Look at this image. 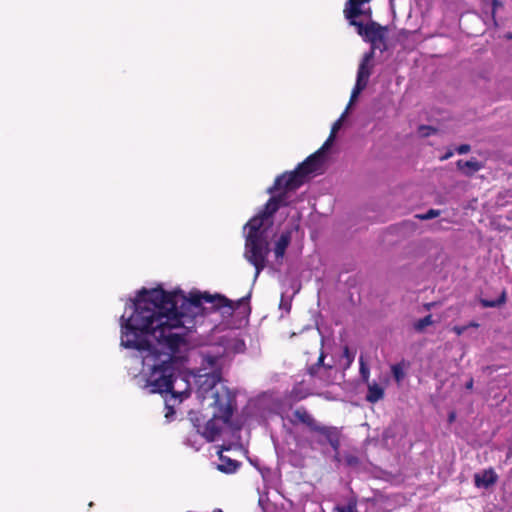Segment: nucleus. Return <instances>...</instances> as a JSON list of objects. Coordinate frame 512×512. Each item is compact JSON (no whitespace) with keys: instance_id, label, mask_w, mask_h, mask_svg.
Listing matches in <instances>:
<instances>
[{"instance_id":"nucleus-1","label":"nucleus","mask_w":512,"mask_h":512,"mask_svg":"<svg viewBox=\"0 0 512 512\" xmlns=\"http://www.w3.org/2000/svg\"><path fill=\"white\" fill-rule=\"evenodd\" d=\"M174 294L163 288L143 289L134 301V311L121 317V345L125 348L147 352L165 361L175 363L180 347L186 344L188 316L176 310Z\"/></svg>"},{"instance_id":"nucleus-42","label":"nucleus","mask_w":512,"mask_h":512,"mask_svg":"<svg viewBox=\"0 0 512 512\" xmlns=\"http://www.w3.org/2000/svg\"><path fill=\"white\" fill-rule=\"evenodd\" d=\"M441 159L444 160V159H448V152L445 153L443 156H441Z\"/></svg>"},{"instance_id":"nucleus-12","label":"nucleus","mask_w":512,"mask_h":512,"mask_svg":"<svg viewBox=\"0 0 512 512\" xmlns=\"http://www.w3.org/2000/svg\"><path fill=\"white\" fill-rule=\"evenodd\" d=\"M373 58V50H370L369 52L364 54L357 71V82L363 83L365 85L368 84L372 69L370 62L372 61Z\"/></svg>"},{"instance_id":"nucleus-31","label":"nucleus","mask_w":512,"mask_h":512,"mask_svg":"<svg viewBox=\"0 0 512 512\" xmlns=\"http://www.w3.org/2000/svg\"><path fill=\"white\" fill-rule=\"evenodd\" d=\"M344 117H345V113H343L341 115V117L338 120H336L334 122V124L332 125L331 132H330V135H329V140H333L335 138L336 133L338 132V130L342 126V122H343Z\"/></svg>"},{"instance_id":"nucleus-16","label":"nucleus","mask_w":512,"mask_h":512,"mask_svg":"<svg viewBox=\"0 0 512 512\" xmlns=\"http://www.w3.org/2000/svg\"><path fill=\"white\" fill-rule=\"evenodd\" d=\"M249 298H250V296L248 295V296L240 298L237 301H232V300L228 299L229 304L226 306H221L220 308H217V310H221L223 314L232 315L235 310L239 309L240 307H244L245 311L250 313L251 308H250L249 302H248Z\"/></svg>"},{"instance_id":"nucleus-35","label":"nucleus","mask_w":512,"mask_h":512,"mask_svg":"<svg viewBox=\"0 0 512 512\" xmlns=\"http://www.w3.org/2000/svg\"><path fill=\"white\" fill-rule=\"evenodd\" d=\"M324 359H325V353L323 351H321L319 357H318V360L316 362V366L318 367H325L326 369H331L332 368V365H329V364H324Z\"/></svg>"},{"instance_id":"nucleus-27","label":"nucleus","mask_w":512,"mask_h":512,"mask_svg":"<svg viewBox=\"0 0 512 512\" xmlns=\"http://www.w3.org/2000/svg\"><path fill=\"white\" fill-rule=\"evenodd\" d=\"M342 356L346 359V364L344 365V369H348L354 361L355 353L352 352L347 345H345L343 348Z\"/></svg>"},{"instance_id":"nucleus-5","label":"nucleus","mask_w":512,"mask_h":512,"mask_svg":"<svg viewBox=\"0 0 512 512\" xmlns=\"http://www.w3.org/2000/svg\"><path fill=\"white\" fill-rule=\"evenodd\" d=\"M170 293L175 296L174 301L176 303V310L179 313L184 312L188 316L186 320H191V323L193 322V319L186 311L190 307L199 310L203 303H210L212 308L217 310V308L229 304L228 298L219 294L211 295L207 292H191L190 296L187 298L181 291H174Z\"/></svg>"},{"instance_id":"nucleus-22","label":"nucleus","mask_w":512,"mask_h":512,"mask_svg":"<svg viewBox=\"0 0 512 512\" xmlns=\"http://www.w3.org/2000/svg\"><path fill=\"white\" fill-rule=\"evenodd\" d=\"M275 200V198H270L265 204L263 210L259 212L268 220H271L272 216L279 210Z\"/></svg>"},{"instance_id":"nucleus-18","label":"nucleus","mask_w":512,"mask_h":512,"mask_svg":"<svg viewBox=\"0 0 512 512\" xmlns=\"http://www.w3.org/2000/svg\"><path fill=\"white\" fill-rule=\"evenodd\" d=\"M384 398V389L377 383H368L366 400L370 403H376Z\"/></svg>"},{"instance_id":"nucleus-43","label":"nucleus","mask_w":512,"mask_h":512,"mask_svg":"<svg viewBox=\"0 0 512 512\" xmlns=\"http://www.w3.org/2000/svg\"><path fill=\"white\" fill-rule=\"evenodd\" d=\"M472 385H473V381H472V380H470V381H469V383L467 384V387H468V388H471V387H472Z\"/></svg>"},{"instance_id":"nucleus-34","label":"nucleus","mask_w":512,"mask_h":512,"mask_svg":"<svg viewBox=\"0 0 512 512\" xmlns=\"http://www.w3.org/2000/svg\"><path fill=\"white\" fill-rule=\"evenodd\" d=\"M436 131L435 128L431 127V126H420L419 127V133L424 136V137H427V136H430L431 134H433L434 132Z\"/></svg>"},{"instance_id":"nucleus-9","label":"nucleus","mask_w":512,"mask_h":512,"mask_svg":"<svg viewBox=\"0 0 512 512\" xmlns=\"http://www.w3.org/2000/svg\"><path fill=\"white\" fill-rule=\"evenodd\" d=\"M351 26H354L357 33L364 41L371 44V50L375 54V49H386V37L388 33L387 26H382L375 21H369L366 24L358 21L357 18H346Z\"/></svg>"},{"instance_id":"nucleus-23","label":"nucleus","mask_w":512,"mask_h":512,"mask_svg":"<svg viewBox=\"0 0 512 512\" xmlns=\"http://www.w3.org/2000/svg\"><path fill=\"white\" fill-rule=\"evenodd\" d=\"M284 183H285V181H283V182H282V185H284ZM273 187H274V185L268 189V192H269V193H270V190H271ZM278 190H283V192H281V193H279V194H277V195H274V196H272L271 198H275V199H276V200H275V201H276L275 203L277 204L278 208H280L281 206H286V205H287V203H286V201H285V200H286V193H287V192H289L290 190H286V189L284 188V186H281V187H280V188H278V189H274V190L271 192V194H272V193H275V192H276V191H278Z\"/></svg>"},{"instance_id":"nucleus-40","label":"nucleus","mask_w":512,"mask_h":512,"mask_svg":"<svg viewBox=\"0 0 512 512\" xmlns=\"http://www.w3.org/2000/svg\"><path fill=\"white\" fill-rule=\"evenodd\" d=\"M207 360H208V362H209V364H210V365H213V364H214V362L216 361V359H215V358H213V357H207Z\"/></svg>"},{"instance_id":"nucleus-29","label":"nucleus","mask_w":512,"mask_h":512,"mask_svg":"<svg viewBox=\"0 0 512 512\" xmlns=\"http://www.w3.org/2000/svg\"><path fill=\"white\" fill-rule=\"evenodd\" d=\"M366 86L367 85L356 81V84L351 93L349 104H352L357 99L359 94L366 88Z\"/></svg>"},{"instance_id":"nucleus-26","label":"nucleus","mask_w":512,"mask_h":512,"mask_svg":"<svg viewBox=\"0 0 512 512\" xmlns=\"http://www.w3.org/2000/svg\"><path fill=\"white\" fill-rule=\"evenodd\" d=\"M359 364H360L359 372H360L361 378L365 383H368L369 377H370V370H369V367L367 366V364L365 363L363 356H360Z\"/></svg>"},{"instance_id":"nucleus-14","label":"nucleus","mask_w":512,"mask_h":512,"mask_svg":"<svg viewBox=\"0 0 512 512\" xmlns=\"http://www.w3.org/2000/svg\"><path fill=\"white\" fill-rule=\"evenodd\" d=\"M218 420L221 418H212L207 420L201 430L200 436H202L207 442H213L221 433V426L218 424Z\"/></svg>"},{"instance_id":"nucleus-19","label":"nucleus","mask_w":512,"mask_h":512,"mask_svg":"<svg viewBox=\"0 0 512 512\" xmlns=\"http://www.w3.org/2000/svg\"><path fill=\"white\" fill-rule=\"evenodd\" d=\"M220 464L218 465V469L224 473H234L240 467L241 463L237 460H232L220 454L219 456Z\"/></svg>"},{"instance_id":"nucleus-28","label":"nucleus","mask_w":512,"mask_h":512,"mask_svg":"<svg viewBox=\"0 0 512 512\" xmlns=\"http://www.w3.org/2000/svg\"><path fill=\"white\" fill-rule=\"evenodd\" d=\"M334 512H358L356 500H350L346 506H336Z\"/></svg>"},{"instance_id":"nucleus-37","label":"nucleus","mask_w":512,"mask_h":512,"mask_svg":"<svg viewBox=\"0 0 512 512\" xmlns=\"http://www.w3.org/2000/svg\"><path fill=\"white\" fill-rule=\"evenodd\" d=\"M358 10H359V12H360V13L358 14V17L363 15V16H365V17L370 18V17H371V15H372V10H371V8L362 9V8H361V6H358Z\"/></svg>"},{"instance_id":"nucleus-21","label":"nucleus","mask_w":512,"mask_h":512,"mask_svg":"<svg viewBox=\"0 0 512 512\" xmlns=\"http://www.w3.org/2000/svg\"><path fill=\"white\" fill-rule=\"evenodd\" d=\"M507 293L506 290H503L501 294L493 300L487 298H481L480 303L483 307H500L506 303Z\"/></svg>"},{"instance_id":"nucleus-39","label":"nucleus","mask_w":512,"mask_h":512,"mask_svg":"<svg viewBox=\"0 0 512 512\" xmlns=\"http://www.w3.org/2000/svg\"><path fill=\"white\" fill-rule=\"evenodd\" d=\"M468 328V326H455L453 328V331L458 334V335H461L464 333V331Z\"/></svg>"},{"instance_id":"nucleus-44","label":"nucleus","mask_w":512,"mask_h":512,"mask_svg":"<svg viewBox=\"0 0 512 512\" xmlns=\"http://www.w3.org/2000/svg\"><path fill=\"white\" fill-rule=\"evenodd\" d=\"M470 326L474 327V328H477L479 325L477 323H471Z\"/></svg>"},{"instance_id":"nucleus-3","label":"nucleus","mask_w":512,"mask_h":512,"mask_svg":"<svg viewBox=\"0 0 512 512\" xmlns=\"http://www.w3.org/2000/svg\"><path fill=\"white\" fill-rule=\"evenodd\" d=\"M332 141L333 140H329L328 138L318 151L308 156L302 163L298 164L293 171L285 172L276 177L274 187L270 192L274 189L280 188L283 181H285L283 186L286 190H297L300 188L310 174L317 172L320 169L322 165L323 151L329 147Z\"/></svg>"},{"instance_id":"nucleus-8","label":"nucleus","mask_w":512,"mask_h":512,"mask_svg":"<svg viewBox=\"0 0 512 512\" xmlns=\"http://www.w3.org/2000/svg\"><path fill=\"white\" fill-rule=\"evenodd\" d=\"M245 257L255 267L256 279L267 265V257L270 252L269 236L246 235Z\"/></svg>"},{"instance_id":"nucleus-38","label":"nucleus","mask_w":512,"mask_h":512,"mask_svg":"<svg viewBox=\"0 0 512 512\" xmlns=\"http://www.w3.org/2000/svg\"><path fill=\"white\" fill-rule=\"evenodd\" d=\"M319 368H320V367L316 366V363L312 364V365L308 368V373H309V375H311V376H315V375L318 373Z\"/></svg>"},{"instance_id":"nucleus-36","label":"nucleus","mask_w":512,"mask_h":512,"mask_svg":"<svg viewBox=\"0 0 512 512\" xmlns=\"http://www.w3.org/2000/svg\"><path fill=\"white\" fill-rule=\"evenodd\" d=\"M471 147L468 144H462L455 148V152L458 154H466L470 151Z\"/></svg>"},{"instance_id":"nucleus-4","label":"nucleus","mask_w":512,"mask_h":512,"mask_svg":"<svg viewBox=\"0 0 512 512\" xmlns=\"http://www.w3.org/2000/svg\"><path fill=\"white\" fill-rule=\"evenodd\" d=\"M332 141L333 140H329L328 138L318 151L308 156L302 163L298 164L293 171L285 172L276 177L274 187L270 192L274 189L280 188L283 181H285L283 186L286 190H297L300 188L310 174L317 172L320 169L322 165L323 151L329 147Z\"/></svg>"},{"instance_id":"nucleus-15","label":"nucleus","mask_w":512,"mask_h":512,"mask_svg":"<svg viewBox=\"0 0 512 512\" xmlns=\"http://www.w3.org/2000/svg\"><path fill=\"white\" fill-rule=\"evenodd\" d=\"M456 166L457 169L466 176H471L482 168L481 162L475 158L470 160H458Z\"/></svg>"},{"instance_id":"nucleus-41","label":"nucleus","mask_w":512,"mask_h":512,"mask_svg":"<svg viewBox=\"0 0 512 512\" xmlns=\"http://www.w3.org/2000/svg\"><path fill=\"white\" fill-rule=\"evenodd\" d=\"M449 419H450V423H452L455 419V414L453 412H450V416H449Z\"/></svg>"},{"instance_id":"nucleus-7","label":"nucleus","mask_w":512,"mask_h":512,"mask_svg":"<svg viewBox=\"0 0 512 512\" xmlns=\"http://www.w3.org/2000/svg\"><path fill=\"white\" fill-rule=\"evenodd\" d=\"M160 363L153 364L148 377V385L153 393H173V385L176 379L175 363L159 359Z\"/></svg>"},{"instance_id":"nucleus-10","label":"nucleus","mask_w":512,"mask_h":512,"mask_svg":"<svg viewBox=\"0 0 512 512\" xmlns=\"http://www.w3.org/2000/svg\"><path fill=\"white\" fill-rule=\"evenodd\" d=\"M271 225V220H268L262 214L258 213L248 221L245 228H248L247 235L268 236V229Z\"/></svg>"},{"instance_id":"nucleus-2","label":"nucleus","mask_w":512,"mask_h":512,"mask_svg":"<svg viewBox=\"0 0 512 512\" xmlns=\"http://www.w3.org/2000/svg\"><path fill=\"white\" fill-rule=\"evenodd\" d=\"M197 397L202 400H212L209 404L214 410V417L221 418L222 422L229 423L235 405V394L223 383L221 374L213 372L199 379Z\"/></svg>"},{"instance_id":"nucleus-30","label":"nucleus","mask_w":512,"mask_h":512,"mask_svg":"<svg viewBox=\"0 0 512 512\" xmlns=\"http://www.w3.org/2000/svg\"><path fill=\"white\" fill-rule=\"evenodd\" d=\"M391 371H392L394 379L397 382H400V381L403 380V378H404V371H403V368H402V366L400 364L393 365L391 367Z\"/></svg>"},{"instance_id":"nucleus-20","label":"nucleus","mask_w":512,"mask_h":512,"mask_svg":"<svg viewBox=\"0 0 512 512\" xmlns=\"http://www.w3.org/2000/svg\"><path fill=\"white\" fill-rule=\"evenodd\" d=\"M188 420L195 429V433L200 435L201 430H203V426L206 422L205 417L200 412L190 411L188 413Z\"/></svg>"},{"instance_id":"nucleus-6","label":"nucleus","mask_w":512,"mask_h":512,"mask_svg":"<svg viewBox=\"0 0 512 512\" xmlns=\"http://www.w3.org/2000/svg\"><path fill=\"white\" fill-rule=\"evenodd\" d=\"M292 415L293 418L290 419L291 424L296 425L297 423H302L306 425L310 431L324 436L332 449L338 452L341 446V433L337 427L325 426L318 423L304 407L297 408L293 411Z\"/></svg>"},{"instance_id":"nucleus-11","label":"nucleus","mask_w":512,"mask_h":512,"mask_svg":"<svg viewBox=\"0 0 512 512\" xmlns=\"http://www.w3.org/2000/svg\"><path fill=\"white\" fill-rule=\"evenodd\" d=\"M498 481L497 473L492 469H485L481 472L475 473L474 483L477 488L488 489Z\"/></svg>"},{"instance_id":"nucleus-13","label":"nucleus","mask_w":512,"mask_h":512,"mask_svg":"<svg viewBox=\"0 0 512 512\" xmlns=\"http://www.w3.org/2000/svg\"><path fill=\"white\" fill-rule=\"evenodd\" d=\"M291 239L292 230H285L280 234L279 238L276 240L273 252L277 261H282V259L284 258L286 250L291 243Z\"/></svg>"},{"instance_id":"nucleus-25","label":"nucleus","mask_w":512,"mask_h":512,"mask_svg":"<svg viewBox=\"0 0 512 512\" xmlns=\"http://www.w3.org/2000/svg\"><path fill=\"white\" fill-rule=\"evenodd\" d=\"M433 323V320H432V315H427L419 320H417L413 327L414 329L417 331V332H422L424 331V329L431 325Z\"/></svg>"},{"instance_id":"nucleus-32","label":"nucleus","mask_w":512,"mask_h":512,"mask_svg":"<svg viewBox=\"0 0 512 512\" xmlns=\"http://www.w3.org/2000/svg\"><path fill=\"white\" fill-rule=\"evenodd\" d=\"M439 215H440V211L439 210L430 209V210H428L424 214H417L415 217L420 219V220H429V219H433L435 217H438Z\"/></svg>"},{"instance_id":"nucleus-33","label":"nucleus","mask_w":512,"mask_h":512,"mask_svg":"<svg viewBox=\"0 0 512 512\" xmlns=\"http://www.w3.org/2000/svg\"><path fill=\"white\" fill-rule=\"evenodd\" d=\"M344 461L349 467H357L360 464L359 458L353 454L345 455Z\"/></svg>"},{"instance_id":"nucleus-24","label":"nucleus","mask_w":512,"mask_h":512,"mask_svg":"<svg viewBox=\"0 0 512 512\" xmlns=\"http://www.w3.org/2000/svg\"><path fill=\"white\" fill-rule=\"evenodd\" d=\"M229 349L234 353H244L246 350V344L244 340L240 338H233L229 344Z\"/></svg>"},{"instance_id":"nucleus-17","label":"nucleus","mask_w":512,"mask_h":512,"mask_svg":"<svg viewBox=\"0 0 512 512\" xmlns=\"http://www.w3.org/2000/svg\"><path fill=\"white\" fill-rule=\"evenodd\" d=\"M370 1L371 0H347L343 11L345 18H358V14L360 13L358 6H362Z\"/></svg>"}]
</instances>
